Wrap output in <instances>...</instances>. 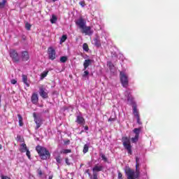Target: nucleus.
Returning a JSON list of instances; mask_svg holds the SVG:
<instances>
[{
    "instance_id": "48",
    "label": "nucleus",
    "mask_w": 179,
    "mask_h": 179,
    "mask_svg": "<svg viewBox=\"0 0 179 179\" xmlns=\"http://www.w3.org/2000/svg\"><path fill=\"white\" fill-rule=\"evenodd\" d=\"M52 178H53L52 175H50V176H49V178H48V179H52Z\"/></svg>"
},
{
    "instance_id": "33",
    "label": "nucleus",
    "mask_w": 179,
    "mask_h": 179,
    "mask_svg": "<svg viewBox=\"0 0 179 179\" xmlns=\"http://www.w3.org/2000/svg\"><path fill=\"white\" fill-rule=\"evenodd\" d=\"M108 66H109L110 69H114V64L111 62H108Z\"/></svg>"
},
{
    "instance_id": "1",
    "label": "nucleus",
    "mask_w": 179,
    "mask_h": 179,
    "mask_svg": "<svg viewBox=\"0 0 179 179\" xmlns=\"http://www.w3.org/2000/svg\"><path fill=\"white\" fill-rule=\"evenodd\" d=\"M141 164L137 162L136 164V172L134 170L131 169V168H128L126 170V174L127 176V179H136L139 178V176L141 174V171L139 170V166Z\"/></svg>"
},
{
    "instance_id": "23",
    "label": "nucleus",
    "mask_w": 179,
    "mask_h": 179,
    "mask_svg": "<svg viewBox=\"0 0 179 179\" xmlns=\"http://www.w3.org/2000/svg\"><path fill=\"white\" fill-rule=\"evenodd\" d=\"M57 20H58V18L57 17V16H55V15H52V18L50 19V22L52 23V24H54V23L57 22Z\"/></svg>"
},
{
    "instance_id": "32",
    "label": "nucleus",
    "mask_w": 179,
    "mask_h": 179,
    "mask_svg": "<svg viewBox=\"0 0 179 179\" xmlns=\"http://www.w3.org/2000/svg\"><path fill=\"white\" fill-rule=\"evenodd\" d=\"M26 155L29 160H31V155H30V151L29 150H26Z\"/></svg>"
},
{
    "instance_id": "26",
    "label": "nucleus",
    "mask_w": 179,
    "mask_h": 179,
    "mask_svg": "<svg viewBox=\"0 0 179 179\" xmlns=\"http://www.w3.org/2000/svg\"><path fill=\"white\" fill-rule=\"evenodd\" d=\"M6 2V0H3L1 2H0V9H3V8H5Z\"/></svg>"
},
{
    "instance_id": "3",
    "label": "nucleus",
    "mask_w": 179,
    "mask_h": 179,
    "mask_svg": "<svg viewBox=\"0 0 179 179\" xmlns=\"http://www.w3.org/2000/svg\"><path fill=\"white\" fill-rule=\"evenodd\" d=\"M122 142L124 149L127 150L128 154L132 155V145H131V140L129 139V138L127 136H123L122 138Z\"/></svg>"
},
{
    "instance_id": "20",
    "label": "nucleus",
    "mask_w": 179,
    "mask_h": 179,
    "mask_svg": "<svg viewBox=\"0 0 179 179\" xmlns=\"http://www.w3.org/2000/svg\"><path fill=\"white\" fill-rule=\"evenodd\" d=\"M61 155H68V153H72V150L66 149L60 151Z\"/></svg>"
},
{
    "instance_id": "44",
    "label": "nucleus",
    "mask_w": 179,
    "mask_h": 179,
    "mask_svg": "<svg viewBox=\"0 0 179 179\" xmlns=\"http://www.w3.org/2000/svg\"><path fill=\"white\" fill-rule=\"evenodd\" d=\"M85 173H86L87 174H88V176H90V169H87V170L85 171Z\"/></svg>"
},
{
    "instance_id": "51",
    "label": "nucleus",
    "mask_w": 179,
    "mask_h": 179,
    "mask_svg": "<svg viewBox=\"0 0 179 179\" xmlns=\"http://www.w3.org/2000/svg\"><path fill=\"white\" fill-rule=\"evenodd\" d=\"M58 1V0H52L53 2H55V1Z\"/></svg>"
},
{
    "instance_id": "50",
    "label": "nucleus",
    "mask_w": 179,
    "mask_h": 179,
    "mask_svg": "<svg viewBox=\"0 0 179 179\" xmlns=\"http://www.w3.org/2000/svg\"><path fill=\"white\" fill-rule=\"evenodd\" d=\"M0 108H1V95H0Z\"/></svg>"
},
{
    "instance_id": "34",
    "label": "nucleus",
    "mask_w": 179,
    "mask_h": 179,
    "mask_svg": "<svg viewBox=\"0 0 179 179\" xmlns=\"http://www.w3.org/2000/svg\"><path fill=\"white\" fill-rule=\"evenodd\" d=\"M25 27H26L27 30H30V29H31V25L29 23H27L25 24Z\"/></svg>"
},
{
    "instance_id": "9",
    "label": "nucleus",
    "mask_w": 179,
    "mask_h": 179,
    "mask_svg": "<svg viewBox=\"0 0 179 179\" xmlns=\"http://www.w3.org/2000/svg\"><path fill=\"white\" fill-rule=\"evenodd\" d=\"M33 117L34 119V122L36 124V129H38L40 127H41V122H43V120L40 117H38L37 114L36 113H33Z\"/></svg>"
},
{
    "instance_id": "12",
    "label": "nucleus",
    "mask_w": 179,
    "mask_h": 179,
    "mask_svg": "<svg viewBox=\"0 0 179 179\" xmlns=\"http://www.w3.org/2000/svg\"><path fill=\"white\" fill-rule=\"evenodd\" d=\"M76 24L79 26L80 29H83L86 24V22L85 21V19L81 17L76 22Z\"/></svg>"
},
{
    "instance_id": "41",
    "label": "nucleus",
    "mask_w": 179,
    "mask_h": 179,
    "mask_svg": "<svg viewBox=\"0 0 179 179\" xmlns=\"http://www.w3.org/2000/svg\"><path fill=\"white\" fill-rule=\"evenodd\" d=\"M1 179H11L10 177L6 176H1Z\"/></svg>"
},
{
    "instance_id": "14",
    "label": "nucleus",
    "mask_w": 179,
    "mask_h": 179,
    "mask_svg": "<svg viewBox=\"0 0 179 179\" xmlns=\"http://www.w3.org/2000/svg\"><path fill=\"white\" fill-rule=\"evenodd\" d=\"M92 64H93V60L90 59H85L83 63V71H86V69H87V68L92 65Z\"/></svg>"
},
{
    "instance_id": "7",
    "label": "nucleus",
    "mask_w": 179,
    "mask_h": 179,
    "mask_svg": "<svg viewBox=\"0 0 179 179\" xmlns=\"http://www.w3.org/2000/svg\"><path fill=\"white\" fill-rule=\"evenodd\" d=\"M132 108L133 114L137 120V124H138V125H142V122H141V117L139 116V110H138V106H136V104L133 105Z\"/></svg>"
},
{
    "instance_id": "8",
    "label": "nucleus",
    "mask_w": 179,
    "mask_h": 179,
    "mask_svg": "<svg viewBox=\"0 0 179 179\" xmlns=\"http://www.w3.org/2000/svg\"><path fill=\"white\" fill-rule=\"evenodd\" d=\"M48 58L49 59H51V61H54L55 58H57V52H55V49L52 47H50L48 49Z\"/></svg>"
},
{
    "instance_id": "31",
    "label": "nucleus",
    "mask_w": 179,
    "mask_h": 179,
    "mask_svg": "<svg viewBox=\"0 0 179 179\" xmlns=\"http://www.w3.org/2000/svg\"><path fill=\"white\" fill-rule=\"evenodd\" d=\"M66 38H68V36L66 35H63L61 38V43H65L66 41Z\"/></svg>"
},
{
    "instance_id": "5",
    "label": "nucleus",
    "mask_w": 179,
    "mask_h": 179,
    "mask_svg": "<svg viewBox=\"0 0 179 179\" xmlns=\"http://www.w3.org/2000/svg\"><path fill=\"white\" fill-rule=\"evenodd\" d=\"M9 55L13 62H15L17 64L20 62V57H19V53H17V51H16V50H10Z\"/></svg>"
},
{
    "instance_id": "17",
    "label": "nucleus",
    "mask_w": 179,
    "mask_h": 179,
    "mask_svg": "<svg viewBox=\"0 0 179 179\" xmlns=\"http://www.w3.org/2000/svg\"><path fill=\"white\" fill-rule=\"evenodd\" d=\"M93 44L95 45V47H101V43L100 42V39H99V38H94Z\"/></svg>"
},
{
    "instance_id": "15",
    "label": "nucleus",
    "mask_w": 179,
    "mask_h": 179,
    "mask_svg": "<svg viewBox=\"0 0 179 179\" xmlns=\"http://www.w3.org/2000/svg\"><path fill=\"white\" fill-rule=\"evenodd\" d=\"M76 122L78 124V125H85V118L80 115H78L76 117Z\"/></svg>"
},
{
    "instance_id": "11",
    "label": "nucleus",
    "mask_w": 179,
    "mask_h": 179,
    "mask_svg": "<svg viewBox=\"0 0 179 179\" xmlns=\"http://www.w3.org/2000/svg\"><path fill=\"white\" fill-rule=\"evenodd\" d=\"M82 29V33L86 34L87 36H92L93 34V31H92V27L85 26Z\"/></svg>"
},
{
    "instance_id": "30",
    "label": "nucleus",
    "mask_w": 179,
    "mask_h": 179,
    "mask_svg": "<svg viewBox=\"0 0 179 179\" xmlns=\"http://www.w3.org/2000/svg\"><path fill=\"white\" fill-rule=\"evenodd\" d=\"M48 75V71H43L41 75V79H44V78H45Z\"/></svg>"
},
{
    "instance_id": "16",
    "label": "nucleus",
    "mask_w": 179,
    "mask_h": 179,
    "mask_svg": "<svg viewBox=\"0 0 179 179\" xmlns=\"http://www.w3.org/2000/svg\"><path fill=\"white\" fill-rule=\"evenodd\" d=\"M31 101L33 104H37L38 103V95L36 93L32 94Z\"/></svg>"
},
{
    "instance_id": "38",
    "label": "nucleus",
    "mask_w": 179,
    "mask_h": 179,
    "mask_svg": "<svg viewBox=\"0 0 179 179\" xmlns=\"http://www.w3.org/2000/svg\"><path fill=\"white\" fill-rule=\"evenodd\" d=\"M65 162H66V164H67V166H71V163L69 162V159L65 158Z\"/></svg>"
},
{
    "instance_id": "45",
    "label": "nucleus",
    "mask_w": 179,
    "mask_h": 179,
    "mask_svg": "<svg viewBox=\"0 0 179 179\" xmlns=\"http://www.w3.org/2000/svg\"><path fill=\"white\" fill-rule=\"evenodd\" d=\"M139 163V157H136V164Z\"/></svg>"
},
{
    "instance_id": "35",
    "label": "nucleus",
    "mask_w": 179,
    "mask_h": 179,
    "mask_svg": "<svg viewBox=\"0 0 179 179\" xmlns=\"http://www.w3.org/2000/svg\"><path fill=\"white\" fill-rule=\"evenodd\" d=\"M88 75H89V71H85L83 74V78H86V76H87Z\"/></svg>"
},
{
    "instance_id": "36",
    "label": "nucleus",
    "mask_w": 179,
    "mask_h": 179,
    "mask_svg": "<svg viewBox=\"0 0 179 179\" xmlns=\"http://www.w3.org/2000/svg\"><path fill=\"white\" fill-rule=\"evenodd\" d=\"M101 159L102 160H104L105 162H107V157H106V155L104 154L101 155Z\"/></svg>"
},
{
    "instance_id": "2",
    "label": "nucleus",
    "mask_w": 179,
    "mask_h": 179,
    "mask_svg": "<svg viewBox=\"0 0 179 179\" xmlns=\"http://www.w3.org/2000/svg\"><path fill=\"white\" fill-rule=\"evenodd\" d=\"M36 150L42 160H47V159H50V157H51L50 151H48V150L45 147L37 145L36 147Z\"/></svg>"
},
{
    "instance_id": "40",
    "label": "nucleus",
    "mask_w": 179,
    "mask_h": 179,
    "mask_svg": "<svg viewBox=\"0 0 179 179\" xmlns=\"http://www.w3.org/2000/svg\"><path fill=\"white\" fill-rule=\"evenodd\" d=\"M118 179H122V173L121 172H118V176H117Z\"/></svg>"
},
{
    "instance_id": "37",
    "label": "nucleus",
    "mask_w": 179,
    "mask_h": 179,
    "mask_svg": "<svg viewBox=\"0 0 179 179\" xmlns=\"http://www.w3.org/2000/svg\"><path fill=\"white\" fill-rule=\"evenodd\" d=\"M79 5H80L83 8L86 5V3H85V1H82L79 2Z\"/></svg>"
},
{
    "instance_id": "25",
    "label": "nucleus",
    "mask_w": 179,
    "mask_h": 179,
    "mask_svg": "<svg viewBox=\"0 0 179 179\" xmlns=\"http://www.w3.org/2000/svg\"><path fill=\"white\" fill-rule=\"evenodd\" d=\"M68 61V57L66 56H62L60 57V62H62V64H65Z\"/></svg>"
},
{
    "instance_id": "21",
    "label": "nucleus",
    "mask_w": 179,
    "mask_h": 179,
    "mask_svg": "<svg viewBox=\"0 0 179 179\" xmlns=\"http://www.w3.org/2000/svg\"><path fill=\"white\" fill-rule=\"evenodd\" d=\"M18 120H19V125L20 127H23V117L20 114L17 115Z\"/></svg>"
},
{
    "instance_id": "10",
    "label": "nucleus",
    "mask_w": 179,
    "mask_h": 179,
    "mask_svg": "<svg viewBox=\"0 0 179 179\" xmlns=\"http://www.w3.org/2000/svg\"><path fill=\"white\" fill-rule=\"evenodd\" d=\"M39 94L42 99H48V92L47 90L43 87L39 88Z\"/></svg>"
},
{
    "instance_id": "46",
    "label": "nucleus",
    "mask_w": 179,
    "mask_h": 179,
    "mask_svg": "<svg viewBox=\"0 0 179 179\" xmlns=\"http://www.w3.org/2000/svg\"><path fill=\"white\" fill-rule=\"evenodd\" d=\"M21 136H20V135H17V141H20V139H21Z\"/></svg>"
},
{
    "instance_id": "28",
    "label": "nucleus",
    "mask_w": 179,
    "mask_h": 179,
    "mask_svg": "<svg viewBox=\"0 0 179 179\" xmlns=\"http://www.w3.org/2000/svg\"><path fill=\"white\" fill-rule=\"evenodd\" d=\"M83 152V153H87L89 152V145H87V144L84 145Z\"/></svg>"
},
{
    "instance_id": "27",
    "label": "nucleus",
    "mask_w": 179,
    "mask_h": 179,
    "mask_svg": "<svg viewBox=\"0 0 179 179\" xmlns=\"http://www.w3.org/2000/svg\"><path fill=\"white\" fill-rule=\"evenodd\" d=\"M139 141V136H135L134 137L131 138V142L132 143H136Z\"/></svg>"
},
{
    "instance_id": "6",
    "label": "nucleus",
    "mask_w": 179,
    "mask_h": 179,
    "mask_svg": "<svg viewBox=\"0 0 179 179\" xmlns=\"http://www.w3.org/2000/svg\"><path fill=\"white\" fill-rule=\"evenodd\" d=\"M103 170H104V167H103V166L95 165L92 168L93 176H90V179H99L97 173H99V171H103Z\"/></svg>"
},
{
    "instance_id": "18",
    "label": "nucleus",
    "mask_w": 179,
    "mask_h": 179,
    "mask_svg": "<svg viewBox=\"0 0 179 179\" xmlns=\"http://www.w3.org/2000/svg\"><path fill=\"white\" fill-rule=\"evenodd\" d=\"M27 150V145H26V143L21 144L20 148V152H21V153H24L26 152Z\"/></svg>"
},
{
    "instance_id": "22",
    "label": "nucleus",
    "mask_w": 179,
    "mask_h": 179,
    "mask_svg": "<svg viewBox=\"0 0 179 179\" xmlns=\"http://www.w3.org/2000/svg\"><path fill=\"white\" fill-rule=\"evenodd\" d=\"M134 134H135V136H138L139 137V134H141V129L139 128H135L133 130Z\"/></svg>"
},
{
    "instance_id": "42",
    "label": "nucleus",
    "mask_w": 179,
    "mask_h": 179,
    "mask_svg": "<svg viewBox=\"0 0 179 179\" xmlns=\"http://www.w3.org/2000/svg\"><path fill=\"white\" fill-rule=\"evenodd\" d=\"M38 174L41 177L43 176V171H41V169H38Z\"/></svg>"
},
{
    "instance_id": "4",
    "label": "nucleus",
    "mask_w": 179,
    "mask_h": 179,
    "mask_svg": "<svg viewBox=\"0 0 179 179\" xmlns=\"http://www.w3.org/2000/svg\"><path fill=\"white\" fill-rule=\"evenodd\" d=\"M120 79L123 87H128L129 80H128V76L124 71H120Z\"/></svg>"
},
{
    "instance_id": "39",
    "label": "nucleus",
    "mask_w": 179,
    "mask_h": 179,
    "mask_svg": "<svg viewBox=\"0 0 179 179\" xmlns=\"http://www.w3.org/2000/svg\"><path fill=\"white\" fill-rule=\"evenodd\" d=\"M10 82L12 85H16V83H17V80H16L15 79L11 80Z\"/></svg>"
},
{
    "instance_id": "47",
    "label": "nucleus",
    "mask_w": 179,
    "mask_h": 179,
    "mask_svg": "<svg viewBox=\"0 0 179 179\" xmlns=\"http://www.w3.org/2000/svg\"><path fill=\"white\" fill-rule=\"evenodd\" d=\"M85 131H89V127L85 126Z\"/></svg>"
},
{
    "instance_id": "19",
    "label": "nucleus",
    "mask_w": 179,
    "mask_h": 179,
    "mask_svg": "<svg viewBox=\"0 0 179 179\" xmlns=\"http://www.w3.org/2000/svg\"><path fill=\"white\" fill-rule=\"evenodd\" d=\"M22 82L23 83H24V85H26V86H27V87H29L30 86V84H29V83H27V76L23 74L22 75Z\"/></svg>"
},
{
    "instance_id": "49",
    "label": "nucleus",
    "mask_w": 179,
    "mask_h": 179,
    "mask_svg": "<svg viewBox=\"0 0 179 179\" xmlns=\"http://www.w3.org/2000/svg\"><path fill=\"white\" fill-rule=\"evenodd\" d=\"M0 149H2V145L0 144Z\"/></svg>"
},
{
    "instance_id": "29",
    "label": "nucleus",
    "mask_w": 179,
    "mask_h": 179,
    "mask_svg": "<svg viewBox=\"0 0 179 179\" xmlns=\"http://www.w3.org/2000/svg\"><path fill=\"white\" fill-rule=\"evenodd\" d=\"M83 48L84 51H86L87 52H89V45H87V43H84L83 45Z\"/></svg>"
},
{
    "instance_id": "24",
    "label": "nucleus",
    "mask_w": 179,
    "mask_h": 179,
    "mask_svg": "<svg viewBox=\"0 0 179 179\" xmlns=\"http://www.w3.org/2000/svg\"><path fill=\"white\" fill-rule=\"evenodd\" d=\"M55 160L57 164H61V163H62V158L61 157V155H58L57 157H56Z\"/></svg>"
},
{
    "instance_id": "43",
    "label": "nucleus",
    "mask_w": 179,
    "mask_h": 179,
    "mask_svg": "<svg viewBox=\"0 0 179 179\" xmlns=\"http://www.w3.org/2000/svg\"><path fill=\"white\" fill-rule=\"evenodd\" d=\"M108 121L110 122H113V121H115V118L110 117L108 119Z\"/></svg>"
},
{
    "instance_id": "13",
    "label": "nucleus",
    "mask_w": 179,
    "mask_h": 179,
    "mask_svg": "<svg viewBox=\"0 0 179 179\" xmlns=\"http://www.w3.org/2000/svg\"><path fill=\"white\" fill-rule=\"evenodd\" d=\"M21 58L22 61H29L30 59V55H29L28 51H22L21 52Z\"/></svg>"
}]
</instances>
